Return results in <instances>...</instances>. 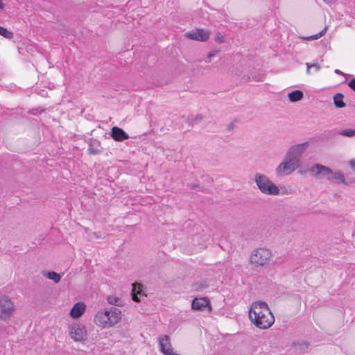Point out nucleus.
<instances>
[{"instance_id":"obj_8","label":"nucleus","mask_w":355,"mask_h":355,"mask_svg":"<svg viewBox=\"0 0 355 355\" xmlns=\"http://www.w3.org/2000/svg\"><path fill=\"white\" fill-rule=\"evenodd\" d=\"M71 338L76 342H80L86 339L87 331L83 324H74L69 328Z\"/></svg>"},{"instance_id":"obj_20","label":"nucleus","mask_w":355,"mask_h":355,"mask_svg":"<svg viewBox=\"0 0 355 355\" xmlns=\"http://www.w3.org/2000/svg\"><path fill=\"white\" fill-rule=\"evenodd\" d=\"M0 35L7 39H12L14 36L11 31L2 26H0Z\"/></svg>"},{"instance_id":"obj_24","label":"nucleus","mask_w":355,"mask_h":355,"mask_svg":"<svg viewBox=\"0 0 355 355\" xmlns=\"http://www.w3.org/2000/svg\"><path fill=\"white\" fill-rule=\"evenodd\" d=\"M202 114H197L194 119L192 120L193 123H198L200 122L202 120Z\"/></svg>"},{"instance_id":"obj_3","label":"nucleus","mask_w":355,"mask_h":355,"mask_svg":"<svg viewBox=\"0 0 355 355\" xmlns=\"http://www.w3.org/2000/svg\"><path fill=\"white\" fill-rule=\"evenodd\" d=\"M121 318V310L116 307H110L97 312L94 321L99 327L107 328L117 324Z\"/></svg>"},{"instance_id":"obj_4","label":"nucleus","mask_w":355,"mask_h":355,"mask_svg":"<svg viewBox=\"0 0 355 355\" xmlns=\"http://www.w3.org/2000/svg\"><path fill=\"white\" fill-rule=\"evenodd\" d=\"M309 172L318 178L327 177V180L337 183H345L344 175L340 171L334 172L328 166L320 164H315L310 168Z\"/></svg>"},{"instance_id":"obj_5","label":"nucleus","mask_w":355,"mask_h":355,"mask_svg":"<svg viewBox=\"0 0 355 355\" xmlns=\"http://www.w3.org/2000/svg\"><path fill=\"white\" fill-rule=\"evenodd\" d=\"M254 182L260 191L264 194L276 196L279 193L278 187L266 175L256 173Z\"/></svg>"},{"instance_id":"obj_7","label":"nucleus","mask_w":355,"mask_h":355,"mask_svg":"<svg viewBox=\"0 0 355 355\" xmlns=\"http://www.w3.org/2000/svg\"><path fill=\"white\" fill-rule=\"evenodd\" d=\"M15 310V304L8 296L0 297V320H7L12 315Z\"/></svg>"},{"instance_id":"obj_16","label":"nucleus","mask_w":355,"mask_h":355,"mask_svg":"<svg viewBox=\"0 0 355 355\" xmlns=\"http://www.w3.org/2000/svg\"><path fill=\"white\" fill-rule=\"evenodd\" d=\"M138 295H141V289L140 285L138 286H133L132 291V300L135 302H139L140 300L138 297Z\"/></svg>"},{"instance_id":"obj_23","label":"nucleus","mask_w":355,"mask_h":355,"mask_svg":"<svg viewBox=\"0 0 355 355\" xmlns=\"http://www.w3.org/2000/svg\"><path fill=\"white\" fill-rule=\"evenodd\" d=\"M218 52V51H214L210 52L205 59V62L209 63L211 61L212 58L216 56Z\"/></svg>"},{"instance_id":"obj_6","label":"nucleus","mask_w":355,"mask_h":355,"mask_svg":"<svg viewBox=\"0 0 355 355\" xmlns=\"http://www.w3.org/2000/svg\"><path fill=\"white\" fill-rule=\"evenodd\" d=\"M272 253L266 248H259L252 251L250 262L257 266H263L269 263Z\"/></svg>"},{"instance_id":"obj_2","label":"nucleus","mask_w":355,"mask_h":355,"mask_svg":"<svg viewBox=\"0 0 355 355\" xmlns=\"http://www.w3.org/2000/svg\"><path fill=\"white\" fill-rule=\"evenodd\" d=\"M251 322L261 329L270 328L275 322V318L268 304L263 302H255L249 311Z\"/></svg>"},{"instance_id":"obj_15","label":"nucleus","mask_w":355,"mask_h":355,"mask_svg":"<svg viewBox=\"0 0 355 355\" xmlns=\"http://www.w3.org/2000/svg\"><path fill=\"white\" fill-rule=\"evenodd\" d=\"M288 98L291 102H296L303 98V92L300 90H295L288 94Z\"/></svg>"},{"instance_id":"obj_13","label":"nucleus","mask_w":355,"mask_h":355,"mask_svg":"<svg viewBox=\"0 0 355 355\" xmlns=\"http://www.w3.org/2000/svg\"><path fill=\"white\" fill-rule=\"evenodd\" d=\"M42 274L44 277H46L49 279L53 280L55 284H58L60 282L61 275L54 271H51V272L43 271Z\"/></svg>"},{"instance_id":"obj_26","label":"nucleus","mask_w":355,"mask_h":355,"mask_svg":"<svg viewBox=\"0 0 355 355\" xmlns=\"http://www.w3.org/2000/svg\"><path fill=\"white\" fill-rule=\"evenodd\" d=\"M88 150H89V154H92V155H95V154H98L100 153V150L92 148H89L88 149Z\"/></svg>"},{"instance_id":"obj_28","label":"nucleus","mask_w":355,"mask_h":355,"mask_svg":"<svg viewBox=\"0 0 355 355\" xmlns=\"http://www.w3.org/2000/svg\"><path fill=\"white\" fill-rule=\"evenodd\" d=\"M337 0H324V1L329 4V5H331L332 3H334V2H336Z\"/></svg>"},{"instance_id":"obj_12","label":"nucleus","mask_w":355,"mask_h":355,"mask_svg":"<svg viewBox=\"0 0 355 355\" xmlns=\"http://www.w3.org/2000/svg\"><path fill=\"white\" fill-rule=\"evenodd\" d=\"M85 310V304L83 302H77L71 309L70 315L73 318H78L83 314Z\"/></svg>"},{"instance_id":"obj_27","label":"nucleus","mask_w":355,"mask_h":355,"mask_svg":"<svg viewBox=\"0 0 355 355\" xmlns=\"http://www.w3.org/2000/svg\"><path fill=\"white\" fill-rule=\"evenodd\" d=\"M352 169L355 172V159H352L349 162Z\"/></svg>"},{"instance_id":"obj_31","label":"nucleus","mask_w":355,"mask_h":355,"mask_svg":"<svg viewBox=\"0 0 355 355\" xmlns=\"http://www.w3.org/2000/svg\"><path fill=\"white\" fill-rule=\"evenodd\" d=\"M4 7V4L2 2V0H0V8L3 9Z\"/></svg>"},{"instance_id":"obj_11","label":"nucleus","mask_w":355,"mask_h":355,"mask_svg":"<svg viewBox=\"0 0 355 355\" xmlns=\"http://www.w3.org/2000/svg\"><path fill=\"white\" fill-rule=\"evenodd\" d=\"M209 305V301L207 298H195L192 301L191 307L193 310L202 311Z\"/></svg>"},{"instance_id":"obj_1","label":"nucleus","mask_w":355,"mask_h":355,"mask_svg":"<svg viewBox=\"0 0 355 355\" xmlns=\"http://www.w3.org/2000/svg\"><path fill=\"white\" fill-rule=\"evenodd\" d=\"M309 146L304 142L291 146L286 153L284 160L276 168L277 175H287L292 173L301 164V157Z\"/></svg>"},{"instance_id":"obj_22","label":"nucleus","mask_w":355,"mask_h":355,"mask_svg":"<svg viewBox=\"0 0 355 355\" xmlns=\"http://www.w3.org/2000/svg\"><path fill=\"white\" fill-rule=\"evenodd\" d=\"M306 67H307V69H306V73H310V69L311 68H314L315 71H319L320 69V66L316 63H314V64H309V63H306Z\"/></svg>"},{"instance_id":"obj_14","label":"nucleus","mask_w":355,"mask_h":355,"mask_svg":"<svg viewBox=\"0 0 355 355\" xmlns=\"http://www.w3.org/2000/svg\"><path fill=\"white\" fill-rule=\"evenodd\" d=\"M343 98L344 96L341 93H337L334 96V103L336 107L343 108L345 106Z\"/></svg>"},{"instance_id":"obj_17","label":"nucleus","mask_w":355,"mask_h":355,"mask_svg":"<svg viewBox=\"0 0 355 355\" xmlns=\"http://www.w3.org/2000/svg\"><path fill=\"white\" fill-rule=\"evenodd\" d=\"M208 284L205 281L198 282L196 284H193L192 288L196 291H203L208 288Z\"/></svg>"},{"instance_id":"obj_30","label":"nucleus","mask_w":355,"mask_h":355,"mask_svg":"<svg viewBox=\"0 0 355 355\" xmlns=\"http://www.w3.org/2000/svg\"><path fill=\"white\" fill-rule=\"evenodd\" d=\"M31 112L33 114H37V112H38V110H37V109L33 110Z\"/></svg>"},{"instance_id":"obj_25","label":"nucleus","mask_w":355,"mask_h":355,"mask_svg":"<svg viewBox=\"0 0 355 355\" xmlns=\"http://www.w3.org/2000/svg\"><path fill=\"white\" fill-rule=\"evenodd\" d=\"M348 86L354 91L355 92V78L352 79L348 83Z\"/></svg>"},{"instance_id":"obj_9","label":"nucleus","mask_w":355,"mask_h":355,"mask_svg":"<svg viewBox=\"0 0 355 355\" xmlns=\"http://www.w3.org/2000/svg\"><path fill=\"white\" fill-rule=\"evenodd\" d=\"M209 32L204 29H196L189 32L186 33L185 35L187 37L200 42H205L209 37Z\"/></svg>"},{"instance_id":"obj_10","label":"nucleus","mask_w":355,"mask_h":355,"mask_svg":"<svg viewBox=\"0 0 355 355\" xmlns=\"http://www.w3.org/2000/svg\"><path fill=\"white\" fill-rule=\"evenodd\" d=\"M111 136L116 141H122L129 138L128 135L123 129L116 126L112 128Z\"/></svg>"},{"instance_id":"obj_29","label":"nucleus","mask_w":355,"mask_h":355,"mask_svg":"<svg viewBox=\"0 0 355 355\" xmlns=\"http://www.w3.org/2000/svg\"><path fill=\"white\" fill-rule=\"evenodd\" d=\"M334 72L336 73V74H338V75H343L344 73L339 69H336L334 71Z\"/></svg>"},{"instance_id":"obj_18","label":"nucleus","mask_w":355,"mask_h":355,"mask_svg":"<svg viewBox=\"0 0 355 355\" xmlns=\"http://www.w3.org/2000/svg\"><path fill=\"white\" fill-rule=\"evenodd\" d=\"M327 29V28L325 27L324 29H322L320 33H318L317 34H315V35H311V36H308V37H302L301 38L302 40H317V39L321 37L326 33Z\"/></svg>"},{"instance_id":"obj_21","label":"nucleus","mask_w":355,"mask_h":355,"mask_svg":"<svg viewBox=\"0 0 355 355\" xmlns=\"http://www.w3.org/2000/svg\"><path fill=\"white\" fill-rule=\"evenodd\" d=\"M340 135L352 137L355 135V129H345L339 132Z\"/></svg>"},{"instance_id":"obj_32","label":"nucleus","mask_w":355,"mask_h":355,"mask_svg":"<svg viewBox=\"0 0 355 355\" xmlns=\"http://www.w3.org/2000/svg\"><path fill=\"white\" fill-rule=\"evenodd\" d=\"M303 346H304V347L307 349V348L309 347V343H304L303 344Z\"/></svg>"},{"instance_id":"obj_19","label":"nucleus","mask_w":355,"mask_h":355,"mask_svg":"<svg viewBox=\"0 0 355 355\" xmlns=\"http://www.w3.org/2000/svg\"><path fill=\"white\" fill-rule=\"evenodd\" d=\"M107 301L110 304L115 305L117 306H121V300L120 298L114 296L110 295L107 297Z\"/></svg>"}]
</instances>
